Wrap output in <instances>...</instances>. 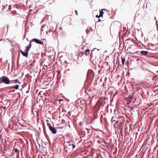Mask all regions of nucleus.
I'll list each match as a JSON object with an SVG mask.
<instances>
[{"label":"nucleus","instance_id":"f257e3e1","mask_svg":"<svg viewBox=\"0 0 158 158\" xmlns=\"http://www.w3.org/2000/svg\"><path fill=\"white\" fill-rule=\"evenodd\" d=\"M2 83L6 84H9L10 82L9 78L5 76L2 77Z\"/></svg>","mask_w":158,"mask_h":158},{"label":"nucleus","instance_id":"f03ea898","mask_svg":"<svg viewBox=\"0 0 158 158\" xmlns=\"http://www.w3.org/2000/svg\"><path fill=\"white\" fill-rule=\"evenodd\" d=\"M31 41H32V42H35L36 43L39 44H40L43 45L44 44L43 42L42 41L40 40L39 39H37L36 38H34L32 39Z\"/></svg>","mask_w":158,"mask_h":158},{"label":"nucleus","instance_id":"7ed1b4c3","mask_svg":"<svg viewBox=\"0 0 158 158\" xmlns=\"http://www.w3.org/2000/svg\"><path fill=\"white\" fill-rule=\"evenodd\" d=\"M49 129L54 134H55L57 132V130L54 127L50 126V128H49Z\"/></svg>","mask_w":158,"mask_h":158},{"label":"nucleus","instance_id":"20e7f679","mask_svg":"<svg viewBox=\"0 0 158 158\" xmlns=\"http://www.w3.org/2000/svg\"><path fill=\"white\" fill-rule=\"evenodd\" d=\"M89 52L90 50L89 49H88L85 50V53H83L82 52H81L80 53L79 55H80L81 54L82 55L84 54H85L86 56H87V55L89 54Z\"/></svg>","mask_w":158,"mask_h":158},{"label":"nucleus","instance_id":"39448f33","mask_svg":"<svg viewBox=\"0 0 158 158\" xmlns=\"http://www.w3.org/2000/svg\"><path fill=\"white\" fill-rule=\"evenodd\" d=\"M148 53V52L147 51H142L140 52L141 56H146Z\"/></svg>","mask_w":158,"mask_h":158},{"label":"nucleus","instance_id":"423d86ee","mask_svg":"<svg viewBox=\"0 0 158 158\" xmlns=\"http://www.w3.org/2000/svg\"><path fill=\"white\" fill-rule=\"evenodd\" d=\"M3 8L5 9V10L8 11V10H10L11 9V6L10 5H6L4 6Z\"/></svg>","mask_w":158,"mask_h":158},{"label":"nucleus","instance_id":"0eeeda50","mask_svg":"<svg viewBox=\"0 0 158 158\" xmlns=\"http://www.w3.org/2000/svg\"><path fill=\"white\" fill-rule=\"evenodd\" d=\"M10 83L13 84H15L17 83V82L18 83H20V82L19 81V80L18 79H16L15 80H11L10 81Z\"/></svg>","mask_w":158,"mask_h":158},{"label":"nucleus","instance_id":"6e6552de","mask_svg":"<svg viewBox=\"0 0 158 158\" xmlns=\"http://www.w3.org/2000/svg\"><path fill=\"white\" fill-rule=\"evenodd\" d=\"M21 52L22 55L23 56H24L26 57H27L28 55V52H27V51H26V52H24L23 51L21 50Z\"/></svg>","mask_w":158,"mask_h":158},{"label":"nucleus","instance_id":"1a4fd4ad","mask_svg":"<svg viewBox=\"0 0 158 158\" xmlns=\"http://www.w3.org/2000/svg\"><path fill=\"white\" fill-rule=\"evenodd\" d=\"M31 41L30 42V43L28 45V46H27L26 48V51H27V52H28L30 49L31 48Z\"/></svg>","mask_w":158,"mask_h":158},{"label":"nucleus","instance_id":"9d476101","mask_svg":"<svg viewBox=\"0 0 158 158\" xmlns=\"http://www.w3.org/2000/svg\"><path fill=\"white\" fill-rule=\"evenodd\" d=\"M2 113H5L6 111V107L4 106H2L1 107H0Z\"/></svg>","mask_w":158,"mask_h":158},{"label":"nucleus","instance_id":"9b49d317","mask_svg":"<svg viewBox=\"0 0 158 158\" xmlns=\"http://www.w3.org/2000/svg\"><path fill=\"white\" fill-rule=\"evenodd\" d=\"M100 16L102 17L103 15V14L104 13L103 11H102V10H100Z\"/></svg>","mask_w":158,"mask_h":158},{"label":"nucleus","instance_id":"f8f14e48","mask_svg":"<svg viewBox=\"0 0 158 158\" xmlns=\"http://www.w3.org/2000/svg\"><path fill=\"white\" fill-rule=\"evenodd\" d=\"M69 146V147H72V149H73L75 148V145L74 144H70L68 145Z\"/></svg>","mask_w":158,"mask_h":158},{"label":"nucleus","instance_id":"ddd939ff","mask_svg":"<svg viewBox=\"0 0 158 158\" xmlns=\"http://www.w3.org/2000/svg\"><path fill=\"white\" fill-rule=\"evenodd\" d=\"M125 61V58H122V64L123 65H124V63Z\"/></svg>","mask_w":158,"mask_h":158},{"label":"nucleus","instance_id":"4468645a","mask_svg":"<svg viewBox=\"0 0 158 158\" xmlns=\"http://www.w3.org/2000/svg\"><path fill=\"white\" fill-rule=\"evenodd\" d=\"M13 150L15 152L19 153V150L17 148H14Z\"/></svg>","mask_w":158,"mask_h":158},{"label":"nucleus","instance_id":"2eb2a0df","mask_svg":"<svg viewBox=\"0 0 158 158\" xmlns=\"http://www.w3.org/2000/svg\"><path fill=\"white\" fill-rule=\"evenodd\" d=\"M19 85H16L15 87L13 88L15 89H19Z\"/></svg>","mask_w":158,"mask_h":158},{"label":"nucleus","instance_id":"dca6fc26","mask_svg":"<svg viewBox=\"0 0 158 158\" xmlns=\"http://www.w3.org/2000/svg\"><path fill=\"white\" fill-rule=\"evenodd\" d=\"M55 31H53L52 30H49L48 31H46V33L48 34V33H50L51 32H54Z\"/></svg>","mask_w":158,"mask_h":158},{"label":"nucleus","instance_id":"f3484780","mask_svg":"<svg viewBox=\"0 0 158 158\" xmlns=\"http://www.w3.org/2000/svg\"><path fill=\"white\" fill-rule=\"evenodd\" d=\"M46 26V25H44V24L43 25L42 27H41V31H43L44 30V29H43V28L45 27Z\"/></svg>","mask_w":158,"mask_h":158},{"label":"nucleus","instance_id":"a211bd4d","mask_svg":"<svg viewBox=\"0 0 158 158\" xmlns=\"http://www.w3.org/2000/svg\"><path fill=\"white\" fill-rule=\"evenodd\" d=\"M47 125L48 127L49 128H50V126L52 127V126L51 125V124L50 123H47Z\"/></svg>","mask_w":158,"mask_h":158},{"label":"nucleus","instance_id":"6ab92c4d","mask_svg":"<svg viewBox=\"0 0 158 158\" xmlns=\"http://www.w3.org/2000/svg\"><path fill=\"white\" fill-rule=\"evenodd\" d=\"M2 83V77L1 78H0V83Z\"/></svg>","mask_w":158,"mask_h":158},{"label":"nucleus","instance_id":"aec40b11","mask_svg":"<svg viewBox=\"0 0 158 158\" xmlns=\"http://www.w3.org/2000/svg\"><path fill=\"white\" fill-rule=\"evenodd\" d=\"M113 118H114L113 117H112V118H111V121H112V122H114L115 121L114 120V119Z\"/></svg>","mask_w":158,"mask_h":158},{"label":"nucleus","instance_id":"412c9836","mask_svg":"<svg viewBox=\"0 0 158 158\" xmlns=\"http://www.w3.org/2000/svg\"><path fill=\"white\" fill-rule=\"evenodd\" d=\"M96 17L98 18H99L101 16H100V15H97L96 16Z\"/></svg>","mask_w":158,"mask_h":158},{"label":"nucleus","instance_id":"4be33fe9","mask_svg":"<svg viewBox=\"0 0 158 158\" xmlns=\"http://www.w3.org/2000/svg\"><path fill=\"white\" fill-rule=\"evenodd\" d=\"M6 32L7 31H8V25H6Z\"/></svg>","mask_w":158,"mask_h":158},{"label":"nucleus","instance_id":"5701e85b","mask_svg":"<svg viewBox=\"0 0 158 158\" xmlns=\"http://www.w3.org/2000/svg\"><path fill=\"white\" fill-rule=\"evenodd\" d=\"M122 123L121 122H120V123H119V126L120 125V126H121L122 125Z\"/></svg>","mask_w":158,"mask_h":158},{"label":"nucleus","instance_id":"b1692460","mask_svg":"<svg viewBox=\"0 0 158 158\" xmlns=\"http://www.w3.org/2000/svg\"><path fill=\"white\" fill-rule=\"evenodd\" d=\"M75 13L77 15H78V12L77 10H75Z\"/></svg>","mask_w":158,"mask_h":158},{"label":"nucleus","instance_id":"393cba45","mask_svg":"<svg viewBox=\"0 0 158 158\" xmlns=\"http://www.w3.org/2000/svg\"><path fill=\"white\" fill-rule=\"evenodd\" d=\"M2 40H4V41H5V40H3V39H2L0 40V41H1Z\"/></svg>","mask_w":158,"mask_h":158},{"label":"nucleus","instance_id":"a878e982","mask_svg":"<svg viewBox=\"0 0 158 158\" xmlns=\"http://www.w3.org/2000/svg\"><path fill=\"white\" fill-rule=\"evenodd\" d=\"M101 21V20L100 19H98V21L100 22Z\"/></svg>","mask_w":158,"mask_h":158},{"label":"nucleus","instance_id":"bb28decb","mask_svg":"<svg viewBox=\"0 0 158 158\" xmlns=\"http://www.w3.org/2000/svg\"><path fill=\"white\" fill-rule=\"evenodd\" d=\"M101 10H102V11H103V10H106V9H102Z\"/></svg>","mask_w":158,"mask_h":158},{"label":"nucleus","instance_id":"cd10ccee","mask_svg":"<svg viewBox=\"0 0 158 158\" xmlns=\"http://www.w3.org/2000/svg\"><path fill=\"white\" fill-rule=\"evenodd\" d=\"M62 100V99H60V100H59V101L60 102V101H61Z\"/></svg>","mask_w":158,"mask_h":158},{"label":"nucleus","instance_id":"c85d7f7f","mask_svg":"<svg viewBox=\"0 0 158 158\" xmlns=\"http://www.w3.org/2000/svg\"><path fill=\"white\" fill-rule=\"evenodd\" d=\"M96 49V48H95L93 50L91 51V52H93V51L94 49Z\"/></svg>","mask_w":158,"mask_h":158},{"label":"nucleus","instance_id":"c756f323","mask_svg":"<svg viewBox=\"0 0 158 158\" xmlns=\"http://www.w3.org/2000/svg\"><path fill=\"white\" fill-rule=\"evenodd\" d=\"M90 29H91L92 31H93V30H92V28H91V27H90Z\"/></svg>","mask_w":158,"mask_h":158},{"label":"nucleus","instance_id":"7c9ffc66","mask_svg":"<svg viewBox=\"0 0 158 158\" xmlns=\"http://www.w3.org/2000/svg\"><path fill=\"white\" fill-rule=\"evenodd\" d=\"M90 56H91V58H92L93 56L92 55H91Z\"/></svg>","mask_w":158,"mask_h":158},{"label":"nucleus","instance_id":"2f4dec72","mask_svg":"<svg viewBox=\"0 0 158 158\" xmlns=\"http://www.w3.org/2000/svg\"><path fill=\"white\" fill-rule=\"evenodd\" d=\"M64 121H64V120H62V122H64Z\"/></svg>","mask_w":158,"mask_h":158},{"label":"nucleus","instance_id":"473e14b6","mask_svg":"<svg viewBox=\"0 0 158 158\" xmlns=\"http://www.w3.org/2000/svg\"><path fill=\"white\" fill-rule=\"evenodd\" d=\"M133 98V97L132 96H131V97H130V98Z\"/></svg>","mask_w":158,"mask_h":158},{"label":"nucleus","instance_id":"72a5a7b5","mask_svg":"<svg viewBox=\"0 0 158 158\" xmlns=\"http://www.w3.org/2000/svg\"><path fill=\"white\" fill-rule=\"evenodd\" d=\"M4 151L5 152H6V149H4Z\"/></svg>","mask_w":158,"mask_h":158},{"label":"nucleus","instance_id":"f704fd0d","mask_svg":"<svg viewBox=\"0 0 158 158\" xmlns=\"http://www.w3.org/2000/svg\"><path fill=\"white\" fill-rule=\"evenodd\" d=\"M61 28H62V27H61L60 28V29H61Z\"/></svg>","mask_w":158,"mask_h":158},{"label":"nucleus","instance_id":"c9c22d12","mask_svg":"<svg viewBox=\"0 0 158 158\" xmlns=\"http://www.w3.org/2000/svg\"><path fill=\"white\" fill-rule=\"evenodd\" d=\"M148 40V38H147V39H146V40Z\"/></svg>","mask_w":158,"mask_h":158},{"label":"nucleus","instance_id":"e433bc0d","mask_svg":"<svg viewBox=\"0 0 158 158\" xmlns=\"http://www.w3.org/2000/svg\"><path fill=\"white\" fill-rule=\"evenodd\" d=\"M6 40H9L8 39H7Z\"/></svg>","mask_w":158,"mask_h":158},{"label":"nucleus","instance_id":"4c0bfd02","mask_svg":"<svg viewBox=\"0 0 158 158\" xmlns=\"http://www.w3.org/2000/svg\"><path fill=\"white\" fill-rule=\"evenodd\" d=\"M146 40L145 38H144V40Z\"/></svg>","mask_w":158,"mask_h":158},{"label":"nucleus","instance_id":"58836bf2","mask_svg":"<svg viewBox=\"0 0 158 158\" xmlns=\"http://www.w3.org/2000/svg\"><path fill=\"white\" fill-rule=\"evenodd\" d=\"M46 66L47 67L48 66L47 65H46Z\"/></svg>","mask_w":158,"mask_h":158}]
</instances>
